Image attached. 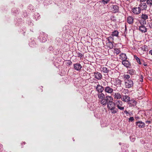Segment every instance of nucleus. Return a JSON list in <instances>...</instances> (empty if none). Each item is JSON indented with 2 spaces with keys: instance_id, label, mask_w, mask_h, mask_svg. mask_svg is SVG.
I'll use <instances>...</instances> for the list:
<instances>
[{
  "instance_id": "nucleus-1",
  "label": "nucleus",
  "mask_w": 152,
  "mask_h": 152,
  "mask_svg": "<svg viewBox=\"0 0 152 152\" xmlns=\"http://www.w3.org/2000/svg\"><path fill=\"white\" fill-rule=\"evenodd\" d=\"M107 104L108 108L111 110V113L113 114H115L118 111V109L115 108V102L111 101L109 102Z\"/></svg>"
},
{
  "instance_id": "nucleus-2",
  "label": "nucleus",
  "mask_w": 152,
  "mask_h": 152,
  "mask_svg": "<svg viewBox=\"0 0 152 152\" xmlns=\"http://www.w3.org/2000/svg\"><path fill=\"white\" fill-rule=\"evenodd\" d=\"M104 91L105 93V95L108 94L112 95L114 93V90L112 88V86L110 87L108 85H104Z\"/></svg>"
},
{
  "instance_id": "nucleus-3",
  "label": "nucleus",
  "mask_w": 152,
  "mask_h": 152,
  "mask_svg": "<svg viewBox=\"0 0 152 152\" xmlns=\"http://www.w3.org/2000/svg\"><path fill=\"white\" fill-rule=\"evenodd\" d=\"M125 87L127 88H129L133 87L134 86L133 81L131 80H126L124 82Z\"/></svg>"
},
{
  "instance_id": "nucleus-4",
  "label": "nucleus",
  "mask_w": 152,
  "mask_h": 152,
  "mask_svg": "<svg viewBox=\"0 0 152 152\" xmlns=\"http://www.w3.org/2000/svg\"><path fill=\"white\" fill-rule=\"evenodd\" d=\"M115 106L118 108V109L121 110L123 111L124 109V107L123 106V102L120 100L116 101L115 102Z\"/></svg>"
},
{
  "instance_id": "nucleus-5",
  "label": "nucleus",
  "mask_w": 152,
  "mask_h": 152,
  "mask_svg": "<svg viewBox=\"0 0 152 152\" xmlns=\"http://www.w3.org/2000/svg\"><path fill=\"white\" fill-rule=\"evenodd\" d=\"M106 96H104L103 101L102 102V104L103 105H105L109 102H111V100L112 99L113 97L111 96L106 95Z\"/></svg>"
},
{
  "instance_id": "nucleus-6",
  "label": "nucleus",
  "mask_w": 152,
  "mask_h": 152,
  "mask_svg": "<svg viewBox=\"0 0 152 152\" xmlns=\"http://www.w3.org/2000/svg\"><path fill=\"white\" fill-rule=\"evenodd\" d=\"M108 42L107 43V45L109 47L110 49L112 48L113 47V45L111 41H113V38L112 37L110 36L107 38Z\"/></svg>"
},
{
  "instance_id": "nucleus-7",
  "label": "nucleus",
  "mask_w": 152,
  "mask_h": 152,
  "mask_svg": "<svg viewBox=\"0 0 152 152\" xmlns=\"http://www.w3.org/2000/svg\"><path fill=\"white\" fill-rule=\"evenodd\" d=\"M119 7L117 5H111L110 7V10L113 13L118 12L119 11Z\"/></svg>"
},
{
  "instance_id": "nucleus-8",
  "label": "nucleus",
  "mask_w": 152,
  "mask_h": 152,
  "mask_svg": "<svg viewBox=\"0 0 152 152\" xmlns=\"http://www.w3.org/2000/svg\"><path fill=\"white\" fill-rule=\"evenodd\" d=\"M132 12L135 15H138L141 13V9L139 7H134L132 8Z\"/></svg>"
},
{
  "instance_id": "nucleus-9",
  "label": "nucleus",
  "mask_w": 152,
  "mask_h": 152,
  "mask_svg": "<svg viewBox=\"0 0 152 152\" xmlns=\"http://www.w3.org/2000/svg\"><path fill=\"white\" fill-rule=\"evenodd\" d=\"M95 87L96 91H97L98 93L102 92L104 89V87H103L99 84H97Z\"/></svg>"
},
{
  "instance_id": "nucleus-10",
  "label": "nucleus",
  "mask_w": 152,
  "mask_h": 152,
  "mask_svg": "<svg viewBox=\"0 0 152 152\" xmlns=\"http://www.w3.org/2000/svg\"><path fill=\"white\" fill-rule=\"evenodd\" d=\"M97 95L98 98L100 100L99 102L100 104H102V102L103 101L104 99V96H105V95L104 94L102 93V92L98 93Z\"/></svg>"
},
{
  "instance_id": "nucleus-11",
  "label": "nucleus",
  "mask_w": 152,
  "mask_h": 152,
  "mask_svg": "<svg viewBox=\"0 0 152 152\" xmlns=\"http://www.w3.org/2000/svg\"><path fill=\"white\" fill-rule=\"evenodd\" d=\"M122 64L124 66L127 68H131V63L129 61L128 59H126L122 61Z\"/></svg>"
},
{
  "instance_id": "nucleus-12",
  "label": "nucleus",
  "mask_w": 152,
  "mask_h": 152,
  "mask_svg": "<svg viewBox=\"0 0 152 152\" xmlns=\"http://www.w3.org/2000/svg\"><path fill=\"white\" fill-rule=\"evenodd\" d=\"M119 59L122 61L126 59H128L126 54L122 53L119 55Z\"/></svg>"
},
{
  "instance_id": "nucleus-13",
  "label": "nucleus",
  "mask_w": 152,
  "mask_h": 152,
  "mask_svg": "<svg viewBox=\"0 0 152 152\" xmlns=\"http://www.w3.org/2000/svg\"><path fill=\"white\" fill-rule=\"evenodd\" d=\"M94 76L95 78L98 80H101L102 77V75L100 73L97 72L94 73Z\"/></svg>"
},
{
  "instance_id": "nucleus-14",
  "label": "nucleus",
  "mask_w": 152,
  "mask_h": 152,
  "mask_svg": "<svg viewBox=\"0 0 152 152\" xmlns=\"http://www.w3.org/2000/svg\"><path fill=\"white\" fill-rule=\"evenodd\" d=\"M136 125L140 128H144L145 127V124L141 121H139L136 123Z\"/></svg>"
},
{
  "instance_id": "nucleus-15",
  "label": "nucleus",
  "mask_w": 152,
  "mask_h": 152,
  "mask_svg": "<svg viewBox=\"0 0 152 152\" xmlns=\"http://www.w3.org/2000/svg\"><path fill=\"white\" fill-rule=\"evenodd\" d=\"M139 7L141 9V10H145L147 9V6L146 4V3H141L139 5Z\"/></svg>"
},
{
  "instance_id": "nucleus-16",
  "label": "nucleus",
  "mask_w": 152,
  "mask_h": 152,
  "mask_svg": "<svg viewBox=\"0 0 152 152\" xmlns=\"http://www.w3.org/2000/svg\"><path fill=\"white\" fill-rule=\"evenodd\" d=\"M74 67L75 69L77 71L80 70L82 67L81 65L79 63L75 64L74 65Z\"/></svg>"
},
{
  "instance_id": "nucleus-17",
  "label": "nucleus",
  "mask_w": 152,
  "mask_h": 152,
  "mask_svg": "<svg viewBox=\"0 0 152 152\" xmlns=\"http://www.w3.org/2000/svg\"><path fill=\"white\" fill-rule=\"evenodd\" d=\"M139 29L142 33H145L147 31L146 28L142 25L140 26Z\"/></svg>"
},
{
  "instance_id": "nucleus-18",
  "label": "nucleus",
  "mask_w": 152,
  "mask_h": 152,
  "mask_svg": "<svg viewBox=\"0 0 152 152\" xmlns=\"http://www.w3.org/2000/svg\"><path fill=\"white\" fill-rule=\"evenodd\" d=\"M121 100L125 102H128L130 101V98L128 96L125 95L121 98Z\"/></svg>"
},
{
  "instance_id": "nucleus-19",
  "label": "nucleus",
  "mask_w": 152,
  "mask_h": 152,
  "mask_svg": "<svg viewBox=\"0 0 152 152\" xmlns=\"http://www.w3.org/2000/svg\"><path fill=\"white\" fill-rule=\"evenodd\" d=\"M134 18L132 16H129L127 19V22L129 24H131L133 23Z\"/></svg>"
},
{
  "instance_id": "nucleus-20",
  "label": "nucleus",
  "mask_w": 152,
  "mask_h": 152,
  "mask_svg": "<svg viewBox=\"0 0 152 152\" xmlns=\"http://www.w3.org/2000/svg\"><path fill=\"white\" fill-rule=\"evenodd\" d=\"M137 103V102L134 99H130L128 104L131 105V106H134Z\"/></svg>"
},
{
  "instance_id": "nucleus-21",
  "label": "nucleus",
  "mask_w": 152,
  "mask_h": 152,
  "mask_svg": "<svg viewBox=\"0 0 152 152\" xmlns=\"http://www.w3.org/2000/svg\"><path fill=\"white\" fill-rule=\"evenodd\" d=\"M114 99H119L121 98V94L119 93H115L114 95Z\"/></svg>"
},
{
  "instance_id": "nucleus-22",
  "label": "nucleus",
  "mask_w": 152,
  "mask_h": 152,
  "mask_svg": "<svg viewBox=\"0 0 152 152\" xmlns=\"http://www.w3.org/2000/svg\"><path fill=\"white\" fill-rule=\"evenodd\" d=\"M134 58L136 60V61L139 64H142V62L143 61L142 60H140V58L136 56H134Z\"/></svg>"
},
{
  "instance_id": "nucleus-23",
  "label": "nucleus",
  "mask_w": 152,
  "mask_h": 152,
  "mask_svg": "<svg viewBox=\"0 0 152 152\" xmlns=\"http://www.w3.org/2000/svg\"><path fill=\"white\" fill-rule=\"evenodd\" d=\"M101 70L104 73H108L109 72V70L107 68L104 66H103L101 67Z\"/></svg>"
},
{
  "instance_id": "nucleus-24",
  "label": "nucleus",
  "mask_w": 152,
  "mask_h": 152,
  "mask_svg": "<svg viewBox=\"0 0 152 152\" xmlns=\"http://www.w3.org/2000/svg\"><path fill=\"white\" fill-rule=\"evenodd\" d=\"M123 78L125 82L126 80H129L130 76L129 75L124 74L123 75Z\"/></svg>"
},
{
  "instance_id": "nucleus-25",
  "label": "nucleus",
  "mask_w": 152,
  "mask_h": 152,
  "mask_svg": "<svg viewBox=\"0 0 152 152\" xmlns=\"http://www.w3.org/2000/svg\"><path fill=\"white\" fill-rule=\"evenodd\" d=\"M119 32L117 30H115L112 32V35L113 37V36H115L116 37H118V35Z\"/></svg>"
},
{
  "instance_id": "nucleus-26",
  "label": "nucleus",
  "mask_w": 152,
  "mask_h": 152,
  "mask_svg": "<svg viewBox=\"0 0 152 152\" xmlns=\"http://www.w3.org/2000/svg\"><path fill=\"white\" fill-rule=\"evenodd\" d=\"M136 72L135 70L131 69L128 71V73L130 75H132L135 74Z\"/></svg>"
},
{
  "instance_id": "nucleus-27",
  "label": "nucleus",
  "mask_w": 152,
  "mask_h": 152,
  "mask_svg": "<svg viewBox=\"0 0 152 152\" xmlns=\"http://www.w3.org/2000/svg\"><path fill=\"white\" fill-rule=\"evenodd\" d=\"M148 15H147L142 14L141 18L142 19L146 20L148 19Z\"/></svg>"
},
{
  "instance_id": "nucleus-28",
  "label": "nucleus",
  "mask_w": 152,
  "mask_h": 152,
  "mask_svg": "<svg viewBox=\"0 0 152 152\" xmlns=\"http://www.w3.org/2000/svg\"><path fill=\"white\" fill-rule=\"evenodd\" d=\"M114 52L116 53L117 55L119 54L121 52L120 50L118 48H115L114 49Z\"/></svg>"
},
{
  "instance_id": "nucleus-29",
  "label": "nucleus",
  "mask_w": 152,
  "mask_h": 152,
  "mask_svg": "<svg viewBox=\"0 0 152 152\" xmlns=\"http://www.w3.org/2000/svg\"><path fill=\"white\" fill-rule=\"evenodd\" d=\"M146 20L142 19H141V20L140 21V23L141 25H144L145 24H146Z\"/></svg>"
},
{
  "instance_id": "nucleus-30",
  "label": "nucleus",
  "mask_w": 152,
  "mask_h": 152,
  "mask_svg": "<svg viewBox=\"0 0 152 152\" xmlns=\"http://www.w3.org/2000/svg\"><path fill=\"white\" fill-rule=\"evenodd\" d=\"M146 3L150 6L152 5V1H150V0H147Z\"/></svg>"
},
{
  "instance_id": "nucleus-31",
  "label": "nucleus",
  "mask_w": 152,
  "mask_h": 152,
  "mask_svg": "<svg viewBox=\"0 0 152 152\" xmlns=\"http://www.w3.org/2000/svg\"><path fill=\"white\" fill-rule=\"evenodd\" d=\"M116 83L118 85H120L121 83V80L119 79H117L116 80Z\"/></svg>"
},
{
  "instance_id": "nucleus-32",
  "label": "nucleus",
  "mask_w": 152,
  "mask_h": 152,
  "mask_svg": "<svg viewBox=\"0 0 152 152\" xmlns=\"http://www.w3.org/2000/svg\"><path fill=\"white\" fill-rule=\"evenodd\" d=\"M77 57L79 58H81L82 56H83V55L82 54H81L80 53H77Z\"/></svg>"
},
{
  "instance_id": "nucleus-33",
  "label": "nucleus",
  "mask_w": 152,
  "mask_h": 152,
  "mask_svg": "<svg viewBox=\"0 0 152 152\" xmlns=\"http://www.w3.org/2000/svg\"><path fill=\"white\" fill-rule=\"evenodd\" d=\"M143 77L142 75H140V81L141 82H142L143 81Z\"/></svg>"
},
{
  "instance_id": "nucleus-34",
  "label": "nucleus",
  "mask_w": 152,
  "mask_h": 152,
  "mask_svg": "<svg viewBox=\"0 0 152 152\" xmlns=\"http://www.w3.org/2000/svg\"><path fill=\"white\" fill-rule=\"evenodd\" d=\"M129 121L132 122L134 120V118L133 117H130L129 119Z\"/></svg>"
},
{
  "instance_id": "nucleus-35",
  "label": "nucleus",
  "mask_w": 152,
  "mask_h": 152,
  "mask_svg": "<svg viewBox=\"0 0 152 152\" xmlns=\"http://www.w3.org/2000/svg\"><path fill=\"white\" fill-rule=\"evenodd\" d=\"M148 79L151 81H152V75H150V76H149L148 77Z\"/></svg>"
},
{
  "instance_id": "nucleus-36",
  "label": "nucleus",
  "mask_w": 152,
  "mask_h": 152,
  "mask_svg": "<svg viewBox=\"0 0 152 152\" xmlns=\"http://www.w3.org/2000/svg\"><path fill=\"white\" fill-rule=\"evenodd\" d=\"M146 47H147V46L145 45L143 47V48H142V49H143L144 50L146 51Z\"/></svg>"
},
{
  "instance_id": "nucleus-37",
  "label": "nucleus",
  "mask_w": 152,
  "mask_h": 152,
  "mask_svg": "<svg viewBox=\"0 0 152 152\" xmlns=\"http://www.w3.org/2000/svg\"><path fill=\"white\" fill-rule=\"evenodd\" d=\"M145 122L146 124H148V125H149L151 123V122L150 121H146Z\"/></svg>"
},
{
  "instance_id": "nucleus-38",
  "label": "nucleus",
  "mask_w": 152,
  "mask_h": 152,
  "mask_svg": "<svg viewBox=\"0 0 152 152\" xmlns=\"http://www.w3.org/2000/svg\"><path fill=\"white\" fill-rule=\"evenodd\" d=\"M149 25L150 28H152V23H150L149 24Z\"/></svg>"
},
{
  "instance_id": "nucleus-39",
  "label": "nucleus",
  "mask_w": 152,
  "mask_h": 152,
  "mask_svg": "<svg viewBox=\"0 0 152 152\" xmlns=\"http://www.w3.org/2000/svg\"><path fill=\"white\" fill-rule=\"evenodd\" d=\"M124 113L125 114H129V113L128 112V111H127L126 110H125L124 112Z\"/></svg>"
},
{
  "instance_id": "nucleus-40",
  "label": "nucleus",
  "mask_w": 152,
  "mask_h": 152,
  "mask_svg": "<svg viewBox=\"0 0 152 152\" xmlns=\"http://www.w3.org/2000/svg\"><path fill=\"white\" fill-rule=\"evenodd\" d=\"M149 54H151L152 55V50H151L149 52Z\"/></svg>"
},
{
  "instance_id": "nucleus-41",
  "label": "nucleus",
  "mask_w": 152,
  "mask_h": 152,
  "mask_svg": "<svg viewBox=\"0 0 152 152\" xmlns=\"http://www.w3.org/2000/svg\"><path fill=\"white\" fill-rule=\"evenodd\" d=\"M146 1H147V0H140V2H145Z\"/></svg>"
},
{
  "instance_id": "nucleus-42",
  "label": "nucleus",
  "mask_w": 152,
  "mask_h": 152,
  "mask_svg": "<svg viewBox=\"0 0 152 152\" xmlns=\"http://www.w3.org/2000/svg\"><path fill=\"white\" fill-rule=\"evenodd\" d=\"M110 0H103V1L104 2H106V3H107V2L108 1Z\"/></svg>"
},
{
  "instance_id": "nucleus-43",
  "label": "nucleus",
  "mask_w": 152,
  "mask_h": 152,
  "mask_svg": "<svg viewBox=\"0 0 152 152\" xmlns=\"http://www.w3.org/2000/svg\"><path fill=\"white\" fill-rule=\"evenodd\" d=\"M143 65L145 66H147V64L146 63H144L143 64Z\"/></svg>"
},
{
  "instance_id": "nucleus-44",
  "label": "nucleus",
  "mask_w": 152,
  "mask_h": 152,
  "mask_svg": "<svg viewBox=\"0 0 152 152\" xmlns=\"http://www.w3.org/2000/svg\"><path fill=\"white\" fill-rule=\"evenodd\" d=\"M67 64H69V65H70V64H72V62L71 61L70 62H69Z\"/></svg>"
},
{
  "instance_id": "nucleus-45",
  "label": "nucleus",
  "mask_w": 152,
  "mask_h": 152,
  "mask_svg": "<svg viewBox=\"0 0 152 152\" xmlns=\"http://www.w3.org/2000/svg\"><path fill=\"white\" fill-rule=\"evenodd\" d=\"M23 143H24V144H26V142H24Z\"/></svg>"
},
{
  "instance_id": "nucleus-46",
  "label": "nucleus",
  "mask_w": 152,
  "mask_h": 152,
  "mask_svg": "<svg viewBox=\"0 0 152 152\" xmlns=\"http://www.w3.org/2000/svg\"><path fill=\"white\" fill-rule=\"evenodd\" d=\"M150 1H152V0H150Z\"/></svg>"
}]
</instances>
